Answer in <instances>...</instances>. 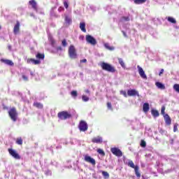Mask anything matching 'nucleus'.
Returning a JSON list of instances; mask_svg holds the SVG:
<instances>
[{"instance_id":"e433bc0d","label":"nucleus","mask_w":179,"mask_h":179,"mask_svg":"<svg viewBox=\"0 0 179 179\" xmlns=\"http://www.w3.org/2000/svg\"><path fill=\"white\" fill-rule=\"evenodd\" d=\"M82 100L83 101H89V97H87L86 95H83Z\"/></svg>"},{"instance_id":"13d9d810","label":"nucleus","mask_w":179,"mask_h":179,"mask_svg":"<svg viewBox=\"0 0 179 179\" xmlns=\"http://www.w3.org/2000/svg\"><path fill=\"white\" fill-rule=\"evenodd\" d=\"M0 29H1V27H0Z\"/></svg>"},{"instance_id":"79ce46f5","label":"nucleus","mask_w":179,"mask_h":179,"mask_svg":"<svg viewBox=\"0 0 179 179\" xmlns=\"http://www.w3.org/2000/svg\"><path fill=\"white\" fill-rule=\"evenodd\" d=\"M141 146H142V148H146V142H145V141H141Z\"/></svg>"},{"instance_id":"58836bf2","label":"nucleus","mask_w":179,"mask_h":179,"mask_svg":"<svg viewBox=\"0 0 179 179\" xmlns=\"http://www.w3.org/2000/svg\"><path fill=\"white\" fill-rule=\"evenodd\" d=\"M22 78L23 80H25V82H27V80H29V77L27 76H26L25 74H23L22 76Z\"/></svg>"},{"instance_id":"1a4fd4ad","label":"nucleus","mask_w":179,"mask_h":179,"mask_svg":"<svg viewBox=\"0 0 179 179\" xmlns=\"http://www.w3.org/2000/svg\"><path fill=\"white\" fill-rule=\"evenodd\" d=\"M79 129L82 132H85V131L87 129V123L85 121H81L79 124Z\"/></svg>"},{"instance_id":"ddd939ff","label":"nucleus","mask_w":179,"mask_h":179,"mask_svg":"<svg viewBox=\"0 0 179 179\" xmlns=\"http://www.w3.org/2000/svg\"><path fill=\"white\" fill-rule=\"evenodd\" d=\"M19 30H20V23L19 22H17L13 29L14 34H17V33H19Z\"/></svg>"},{"instance_id":"4d7b16f0","label":"nucleus","mask_w":179,"mask_h":179,"mask_svg":"<svg viewBox=\"0 0 179 179\" xmlns=\"http://www.w3.org/2000/svg\"><path fill=\"white\" fill-rule=\"evenodd\" d=\"M80 38H81V39L83 40V36H80Z\"/></svg>"},{"instance_id":"aec40b11","label":"nucleus","mask_w":179,"mask_h":179,"mask_svg":"<svg viewBox=\"0 0 179 179\" xmlns=\"http://www.w3.org/2000/svg\"><path fill=\"white\" fill-rule=\"evenodd\" d=\"M80 29L83 31L84 33H86V24L85 22H80Z\"/></svg>"},{"instance_id":"a878e982","label":"nucleus","mask_w":179,"mask_h":179,"mask_svg":"<svg viewBox=\"0 0 179 179\" xmlns=\"http://www.w3.org/2000/svg\"><path fill=\"white\" fill-rule=\"evenodd\" d=\"M65 22L67 24H71V23H72V18H71V17H69V16H66Z\"/></svg>"},{"instance_id":"6e6d98bb","label":"nucleus","mask_w":179,"mask_h":179,"mask_svg":"<svg viewBox=\"0 0 179 179\" xmlns=\"http://www.w3.org/2000/svg\"><path fill=\"white\" fill-rule=\"evenodd\" d=\"M123 34H124V37H127V34H125V32L123 31Z\"/></svg>"},{"instance_id":"a18cd8bd","label":"nucleus","mask_w":179,"mask_h":179,"mask_svg":"<svg viewBox=\"0 0 179 179\" xmlns=\"http://www.w3.org/2000/svg\"><path fill=\"white\" fill-rule=\"evenodd\" d=\"M107 107H108V108L109 110H113V108H112V106H111V103L108 102V103H107Z\"/></svg>"},{"instance_id":"3c124183","label":"nucleus","mask_w":179,"mask_h":179,"mask_svg":"<svg viewBox=\"0 0 179 179\" xmlns=\"http://www.w3.org/2000/svg\"><path fill=\"white\" fill-rule=\"evenodd\" d=\"M57 51H62V48H61V46L57 47Z\"/></svg>"},{"instance_id":"4be33fe9","label":"nucleus","mask_w":179,"mask_h":179,"mask_svg":"<svg viewBox=\"0 0 179 179\" xmlns=\"http://www.w3.org/2000/svg\"><path fill=\"white\" fill-rule=\"evenodd\" d=\"M149 103H145L143 106V110L144 111V113H148V111H149Z\"/></svg>"},{"instance_id":"de8ad7c7","label":"nucleus","mask_w":179,"mask_h":179,"mask_svg":"<svg viewBox=\"0 0 179 179\" xmlns=\"http://www.w3.org/2000/svg\"><path fill=\"white\" fill-rule=\"evenodd\" d=\"M164 72V69H162L159 73V76H162V73Z\"/></svg>"},{"instance_id":"0eeeda50","label":"nucleus","mask_w":179,"mask_h":179,"mask_svg":"<svg viewBox=\"0 0 179 179\" xmlns=\"http://www.w3.org/2000/svg\"><path fill=\"white\" fill-rule=\"evenodd\" d=\"M110 152L113 155H115V156H117V157H121V156H122V152H121V150L117 148H110Z\"/></svg>"},{"instance_id":"423d86ee","label":"nucleus","mask_w":179,"mask_h":179,"mask_svg":"<svg viewBox=\"0 0 179 179\" xmlns=\"http://www.w3.org/2000/svg\"><path fill=\"white\" fill-rule=\"evenodd\" d=\"M84 160L87 163H90V164H92V166H96V160L94 158H92V157L89 156L88 155H84Z\"/></svg>"},{"instance_id":"c9c22d12","label":"nucleus","mask_w":179,"mask_h":179,"mask_svg":"<svg viewBox=\"0 0 179 179\" xmlns=\"http://www.w3.org/2000/svg\"><path fill=\"white\" fill-rule=\"evenodd\" d=\"M165 111H166V107L162 106L161 109V114H162V115L164 116L166 115Z\"/></svg>"},{"instance_id":"9d476101","label":"nucleus","mask_w":179,"mask_h":179,"mask_svg":"<svg viewBox=\"0 0 179 179\" xmlns=\"http://www.w3.org/2000/svg\"><path fill=\"white\" fill-rule=\"evenodd\" d=\"M137 69L141 78H142L143 79H148V76H146V74L145 73V71H143V69H142L141 66H137Z\"/></svg>"},{"instance_id":"72a5a7b5","label":"nucleus","mask_w":179,"mask_h":179,"mask_svg":"<svg viewBox=\"0 0 179 179\" xmlns=\"http://www.w3.org/2000/svg\"><path fill=\"white\" fill-rule=\"evenodd\" d=\"M173 89L176 90V92L179 93V84H175L173 85Z\"/></svg>"},{"instance_id":"6ab92c4d","label":"nucleus","mask_w":179,"mask_h":179,"mask_svg":"<svg viewBox=\"0 0 179 179\" xmlns=\"http://www.w3.org/2000/svg\"><path fill=\"white\" fill-rule=\"evenodd\" d=\"M29 4L35 10H37V3L35 0H31L29 2Z\"/></svg>"},{"instance_id":"473e14b6","label":"nucleus","mask_w":179,"mask_h":179,"mask_svg":"<svg viewBox=\"0 0 179 179\" xmlns=\"http://www.w3.org/2000/svg\"><path fill=\"white\" fill-rule=\"evenodd\" d=\"M36 58H38V59H44V55L38 53L36 55Z\"/></svg>"},{"instance_id":"f704fd0d","label":"nucleus","mask_w":179,"mask_h":179,"mask_svg":"<svg viewBox=\"0 0 179 179\" xmlns=\"http://www.w3.org/2000/svg\"><path fill=\"white\" fill-rule=\"evenodd\" d=\"M71 96H72V97H78V92H76V91H72L71 92Z\"/></svg>"},{"instance_id":"c756f323","label":"nucleus","mask_w":179,"mask_h":179,"mask_svg":"<svg viewBox=\"0 0 179 179\" xmlns=\"http://www.w3.org/2000/svg\"><path fill=\"white\" fill-rule=\"evenodd\" d=\"M34 106H35V107H37V108H43V104L38 102L34 103Z\"/></svg>"},{"instance_id":"39448f33","label":"nucleus","mask_w":179,"mask_h":179,"mask_svg":"<svg viewBox=\"0 0 179 179\" xmlns=\"http://www.w3.org/2000/svg\"><path fill=\"white\" fill-rule=\"evenodd\" d=\"M85 38L87 43H88V44H91V45H96V44H97V41L90 35H87Z\"/></svg>"},{"instance_id":"393cba45","label":"nucleus","mask_w":179,"mask_h":179,"mask_svg":"<svg viewBox=\"0 0 179 179\" xmlns=\"http://www.w3.org/2000/svg\"><path fill=\"white\" fill-rule=\"evenodd\" d=\"M127 166H129V167H131V169H134L136 167V166H135V164H134V162H132L131 160L128 161Z\"/></svg>"},{"instance_id":"8fccbe9b","label":"nucleus","mask_w":179,"mask_h":179,"mask_svg":"<svg viewBox=\"0 0 179 179\" xmlns=\"http://www.w3.org/2000/svg\"><path fill=\"white\" fill-rule=\"evenodd\" d=\"M58 10H59V12H62V10H64V8L62 7H59L58 8Z\"/></svg>"},{"instance_id":"4c0bfd02","label":"nucleus","mask_w":179,"mask_h":179,"mask_svg":"<svg viewBox=\"0 0 179 179\" xmlns=\"http://www.w3.org/2000/svg\"><path fill=\"white\" fill-rule=\"evenodd\" d=\"M178 130V124H175L173 126V132H177V131Z\"/></svg>"},{"instance_id":"a19ab883","label":"nucleus","mask_w":179,"mask_h":179,"mask_svg":"<svg viewBox=\"0 0 179 179\" xmlns=\"http://www.w3.org/2000/svg\"><path fill=\"white\" fill-rule=\"evenodd\" d=\"M62 45L63 47H66L68 45V43H66V40L64 39L62 41Z\"/></svg>"},{"instance_id":"f3484780","label":"nucleus","mask_w":179,"mask_h":179,"mask_svg":"<svg viewBox=\"0 0 179 179\" xmlns=\"http://www.w3.org/2000/svg\"><path fill=\"white\" fill-rule=\"evenodd\" d=\"M48 40L52 45V47H55V40L52 38V35L48 34Z\"/></svg>"},{"instance_id":"4468645a","label":"nucleus","mask_w":179,"mask_h":179,"mask_svg":"<svg viewBox=\"0 0 179 179\" xmlns=\"http://www.w3.org/2000/svg\"><path fill=\"white\" fill-rule=\"evenodd\" d=\"M27 64H34V65H38L41 62L40 60H36L34 59H28L27 60Z\"/></svg>"},{"instance_id":"9b49d317","label":"nucleus","mask_w":179,"mask_h":179,"mask_svg":"<svg viewBox=\"0 0 179 179\" xmlns=\"http://www.w3.org/2000/svg\"><path fill=\"white\" fill-rule=\"evenodd\" d=\"M127 95L128 96H138L139 95V92H138V91H136V90H129L127 91Z\"/></svg>"},{"instance_id":"bb28decb","label":"nucleus","mask_w":179,"mask_h":179,"mask_svg":"<svg viewBox=\"0 0 179 179\" xmlns=\"http://www.w3.org/2000/svg\"><path fill=\"white\" fill-rule=\"evenodd\" d=\"M168 22H170V23H173V24L177 23V21L173 17H168Z\"/></svg>"},{"instance_id":"09e8293b","label":"nucleus","mask_w":179,"mask_h":179,"mask_svg":"<svg viewBox=\"0 0 179 179\" xmlns=\"http://www.w3.org/2000/svg\"><path fill=\"white\" fill-rule=\"evenodd\" d=\"M50 174H51V171H47L45 172V175H46V176H50Z\"/></svg>"},{"instance_id":"603ef678","label":"nucleus","mask_w":179,"mask_h":179,"mask_svg":"<svg viewBox=\"0 0 179 179\" xmlns=\"http://www.w3.org/2000/svg\"><path fill=\"white\" fill-rule=\"evenodd\" d=\"M80 62H83V63L87 62V60L86 59H84L80 60Z\"/></svg>"},{"instance_id":"37998d69","label":"nucleus","mask_w":179,"mask_h":179,"mask_svg":"<svg viewBox=\"0 0 179 179\" xmlns=\"http://www.w3.org/2000/svg\"><path fill=\"white\" fill-rule=\"evenodd\" d=\"M120 94H122L124 97H127V92L125 91H120Z\"/></svg>"},{"instance_id":"f03ea898","label":"nucleus","mask_w":179,"mask_h":179,"mask_svg":"<svg viewBox=\"0 0 179 179\" xmlns=\"http://www.w3.org/2000/svg\"><path fill=\"white\" fill-rule=\"evenodd\" d=\"M9 116L10 117L11 120L14 122L17 120V112L16 111V108H12L8 111Z\"/></svg>"},{"instance_id":"c85d7f7f","label":"nucleus","mask_w":179,"mask_h":179,"mask_svg":"<svg viewBox=\"0 0 179 179\" xmlns=\"http://www.w3.org/2000/svg\"><path fill=\"white\" fill-rule=\"evenodd\" d=\"M152 115H153V117H159V111H157V110H152L151 111Z\"/></svg>"},{"instance_id":"7ed1b4c3","label":"nucleus","mask_w":179,"mask_h":179,"mask_svg":"<svg viewBox=\"0 0 179 179\" xmlns=\"http://www.w3.org/2000/svg\"><path fill=\"white\" fill-rule=\"evenodd\" d=\"M69 55L70 58L72 59H75L76 58V49H75V46L73 45H70L69 48Z\"/></svg>"},{"instance_id":"864d4df0","label":"nucleus","mask_w":179,"mask_h":179,"mask_svg":"<svg viewBox=\"0 0 179 179\" xmlns=\"http://www.w3.org/2000/svg\"><path fill=\"white\" fill-rule=\"evenodd\" d=\"M8 50H12V46L8 45Z\"/></svg>"},{"instance_id":"f257e3e1","label":"nucleus","mask_w":179,"mask_h":179,"mask_svg":"<svg viewBox=\"0 0 179 179\" xmlns=\"http://www.w3.org/2000/svg\"><path fill=\"white\" fill-rule=\"evenodd\" d=\"M101 66L102 69H103L104 71H107L108 72H115V69L113 66H111V64L103 62L101 63Z\"/></svg>"},{"instance_id":"2f4dec72","label":"nucleus","mask_w":179,"mask_h":179,"mask_svg":"<svg viewBox=\"0 0 179 179\" xmlns=\"http://www.w3.org/2000/svg\"><path fill=\"white\" fill-rule=\"evenodd\" d=\"M102 176H103V177H105V178H108V177H110V174L108 173L107 171H102Z\"/></svg>"},{"instance_id":"412c9836","label":"nucleus","mask_w":179,"mask_h":179,"mask_svg":"<svg viewBox=\"0 0 179 179\" xmlns=\"http://www.w3.org/2000/svg\"><path fill=\"white\" fill-rule=\"evenodd\" d=\"M135 174L138 178H141V173H139V166L138 165H136V167L134 169Z\"/></svg>"},{"instance_id":"b1692460","label":"nucleus","mask_w":179,"mask_h":179,"mask_svg":"<svg viewBox=\"0 0 179 179\" xmlns=\"http://www.w3.org/2000/svg\"><path fill=\"white\" fill-rule=\"evenodd\" d=\"M118 62L120 65L122 66V68H123V69H125V63L124 62V60L122 58L118 59Z\"/></svg>"},{"instance_id":"ea45409f","label":"nucleus","mask_w":179,"mask_h":179,"mask_svg":"<svg viewBox=\"0 0 179 179\" xmlns=\"http://www.w3.org/2000/svg\"><path fill=\"white\" fill-rule=\"evenodd\" d=\"M16 143H17V145H22L23 143V140H22V138H17Z\"/></svg>"},{"instance_id":"7c9ffc66","label":"nucleus","mask_w":179,"mask_h":179,"mask_svg":"<svg viewBox=\"0 0 179 179\" xmlns=\"http://www.w3.org/2000/svg\"><path fill=\"white\" fill-rule=\"evenodd\" d=\"M97 152H98L99 155H101L102 156H106V153L104 152V150H103L102 149L99 148V149L97 150Z\"/></svg>"},{"instance_id":"6e6552de","label":"nucleus","mask_w":179,"mask_h":179,"mask_svg":"<svg viewBox=\"0 0 179 179\" xmlns=\"http://www.w3.org/2000/svg\"><path fill=\"white\" fill-rule=\"evenodd\" d=\"M9 154L17 160H19L20 159V155L16 152V150L13 149H8Z\"/></svg>"},{"instance_id":"5fc2aeb1","label":"nucleus","mask_w":179,"mask_h":179,"mask_svg":"<svg viewBox=\"0 0 179 179\" xmlns=\"http://www.w3.org/2000/svg\"><path fill=\"white\" fill-rule=\"evenodd\" d=\"M85 93H90V91L89 90H85Z\"/></svg>"},{"instance_id":"5701e85b","label":"nucleus","mask_w":179,"mask_h":179,"mask_svg":"<svg viewBox=\"0 0 179 179\" xmlns=\"http://www.w3.org/2000/svg\"><path fill=\"white\" fill-rule=\"evenodd\" d=\"M104 47L106 50H109V51H114L115 48L113 46H110L108 43H104Z\"/></svg>"},{"instance_id":"2eb2a0df","label":"nucleus","mask_w":179,"mask_h":179,"mask_svg":"<svg viewBox=\"0 0 179 179\" xmlns=\"http://www.w3.org/2000/svg\"><path fill=\"white\" fill-rule=\"evenodd\" d=\"M164 118L165 120L166 125H171V118H170V116L169 115H164Z\"/></svg>"},{"instance_id":"f8f14e48","label":"nucleus","mask_w":179,"mask_h":179,"mask_svg":"<svg viewBox=\"0 0 179 179\" xmlns=\"http://www.w3.org/2000/svg\"><path fill=\"white\" fill-rule=\"evenodd\" d=\"M92 142L93 143H103V138H101L100 136L94 137L92 139Z\"/></svg>"},{"instance_id":"a211bd4d","label":"nucleus","mask_w":179,"mask_h":179,"mask_svg":"<svg viewBox=\"0 0 179 179\" xmlns=\"http://www.w3.org/2000/svg\"><path fill=\"white\" fill-rule=\"evenodd\" d=\"M155 86H157V87L158 89H160L161 90H164V89H166V86L163 83L159 82H157L155 83Z\"/></svg>"},{"instance_id":"cd10ccee","label":"nucleus","mask_w":179,"mask_h":179,"mask_svg":"<svg viewBox=\"0 0 179 179\" xmlns=\"http://www.w3.org/2000/svg\"><path fill=\"white\" fill-rule=\"evenodd\" d=\"M147 0H134V3H136L137 5H141L142 3H145Z\"/></svg>"},{"instance_id":"20e7f679","label":"nucleus","mask_w":179,"mask_h":179,"mask_svg":"<svg viewBox=\"0 0 179 179\" xmlns=\"http://www.w3.org/2000/svg\"><path fill=\"white\" fill-rule=\"evenodd\" d=\"M58 117L60 120H67V118H71V113L62 111L58 113Z\"/></svg>"},{"instance_id":"c03bdc74","label":"nucleus","mask_w":179,"mask_h":179,"mask_svg":"<svg viewBox=\"0 0 179 179\" xmlns=\"http://www.w3.org/2000/svg\"><path fill=\"white\" fill-rule=\"evenodd\" d=\"M122 20L124 22H129V17H123Z\"/></svg>"},{"instance_id":"49530a36","label":"nucleus","mask_w":179,"mask_h":179,"mask_svg":"<svg viewBox=\"0 0 179 179\" xmlns=\"http://www.w3.org/2000/svg\"><path fill=\"white\" fill-rule=\"evenodd\" d=\"M64 7L66 8V9H68V6H69L68 2L64 1Z\"/></svg>"},{"instance_id":"dca6fc26","label":"nucleus","mask_w":179,"mask_h":179,"mask_svg":"<svg viewBox=\"0 0 179 179\" xmlns=\"http://www.w3.org/2000/svg\"><path fill=\"white\" fill-rule=\"evenodd\" d=\"M1 62H3V64H6V65H9L10 66H13V62H12V60L1 59Z\"/></svg>"}]
</instances>
